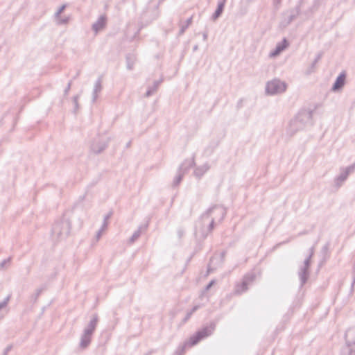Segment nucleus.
<instances>
[{
	"label": "nucleus",
	"mask_w": 355,
	"mask_h": 355,
	"mask_svg": "<svg viewBox=\"0 0 355 355\" xmlns=\"http://www.w3.org/2000/svg\"><path fill=\"white\" fill-rule=\"evenodd\" d=\"M71 222L65 215L56 220L52 227L53 239L60 241L66 239L70 234Z\"/></svg>",
	"instance_id": "f257e3e1"
},
{
	"label": "nucleus",
	"mask_w": 355,
	"mask_h": 355,
	"mask_svg": "<svg viewBox=\"0 0 355 355\" xmlns=\"http://www.w3.org/2000/svg\"><path fill=\"white\" fill-rule=\"evenodd\" d=\"M313 112L309 110H300L296 116L289 123L288 132L293 135L304 129L311 121Z\"/></svg>",
	"instance_id": "f03ea898"
},
{
	"label": "nucleus",
	"mask_w": 355,
	"mask_h": 355,
	"mask_svg": "<svg viewBox=\"0 0 355 355\" xmlns=\"http://www.w3.org/2000/svg\"><path fill=\"white\" fill-rule=\"evenodd\" d=\"M215 329L214 324H211L209 327H205L201 330L197 331L194 335L190 337L188 342H186L182 345L180 346L173 355H182L185 352V349L187 346L191 347L196 345L202 339L207 338V336L212 334Z\"/></svg>",
	"instance_id": "7ed1b4c3"
},
{
	"label": "nucleus",
	"mask_w": 355,
	"mask_h": 355,
	"mask_svg": "<svg viewBox=\"0 0 355 355\" xmlns=\"http://www.w3.org/2000/svg\"><path fill=\"white\" fill-rule=\"evenodd\" d=\"M98 322V316L97 314H94L87 324L84 329L80 338L79 347L81 349H87L91 343L92 336L96 328Z\"/></svg>",
	"instance_id": "20e7f679"
},
{
	"label": "nucleus",
	"mask_w": 355,
	"mask_h": 355,
	"mask_svg": "<svg viewBox=\"0 0 355 355\" xmlns=\"http://www.w3.org/2000/svg\"><path fill=\"white\" fill-rule=\"evenodd\" d=\"M226 214V211L224 208L220 206H214L207 209L202 215V219L205 220L210 218L209 224V230L211 231L214 228L215 220L218 219V216H220L218 220L221 221Z\"/></svg>",
	"instance_id": "39448f33"
},
{
	"label": "nucleus",
	"mask_w": 355,
	"mask_h": 355,
	"mask_svg": "<svg viewBox=\"0 0 355 355\" xmlns=\"http://www.w3.org/2000/svg\"><path fill=\"white\" fill-rule=\"evenodd\" d=\"M287 89V84L278 78H274L266 85V93L268 95H277L284 93Z\"/></svg>",
	"instance_id": "423d86ee"
},
{
	"label": "nucleus",
	"mask_w": 355,
	"mask_h": 355,
	"mask_svg": "<svg viewBox=\"0 0 355 355\" xmlns=\"http://www.w3.org/2000/svg\"><path fill=\"white\" fill-rule=\"evenodd\" d=\"M256 275L254 272H249L245 274L241 282H237L235 284L234 289V295H241L248 289V286L252 285L255 280Z\"/></svg>",
	"instance_id": "0eeeda50"
},
{
	"label": "nucleus",
	"mask_w": 355,
	"mask_h": 355,
	"mask_svg": "<svg viewBox=\"0 0 355 355\" xmlns=\"http://www.w3.org/2000/svg\"><path fill=\"white\" fill-rule=\"evenodd\" d=\"M346 346L343 349L344 355H355V327L348 329L345 333Z\"/></svg>",
	"instance_id": "6e6552de"
},
{
	"label": "nucleus",
	"mask_w": 355,
	"mask_h": 355,
	"mask_svg": "<svg viewBox=\"0 0 355 355\" xmlns=\"http://www.w3.org/2000/svg\"><path fill=\"white\" fill-rule=\"evenodd\" d=\"M110 139L97 137L92 141L90 149L92 152L95 154H99L102 153L107 146Z\"/></svg>",
	"instance_id": "1a4fd4ad"
},
{
	"label": "nucleus",
	"mask_w": 355,
	"mask_h": 355,
	"mask_svg": "<svg viewBox=\"0 0 355 355\" xmlns=\"http://www.w3.org/2000/svg\"><path fill=\"white\" fill-rule=\"evenodd\" d=\"M311 261H310V257H307L303 265L300 268L298 275L300 280V285L302 286L307 281L309 277V267H310Z\"/></svg>",
	"instance_id": "9d476101"
},
{
	"label": "nucleus",
	"mask_w": 355,
	"mask_h": 355,
	"mask_svg": "<svg viewBox=\"0 0 355 355\" xmlns=\"http://www.w3.org/2000/svg\"><path fill=\"white\" fill-rule=\"evenodd\" d=\"M354 171V166H347L342 169L340 174L336 178L335 182L340 187L347 178L348 175Z\"/></svg>",
	"instance_id": "9b49d317"
},
{
	"label": "nucleus",
	"mask_w": 355,
	"mask_h": 355,
	"mask_svg": "<svg viewBox=\"0 0 355 355\" xmlns=\"http://www.w3.org/2000/svg\"><path fill=\"white\" fill-rule=\"evenodd\" d=\"M107 17L105 15H101L97 21L92 25V29L95 33L103 29L106 25Z\"/></svg>",
	"instance_id": "f8f14e48"
},
{
	"label": "nucleus",
	"mask_w": 355,
	"mask_h": 355,
	"mask_svg": "<svg viewBox=\"0 0 355 355\" xmlns=\"http://www.w3.org/2000/svg\"><path fill=\"white\" fill-rule=\"evenodd\" d=\"M103 89L102 79L98 78L94 83L93 92H92V102L95 103L98 98V94Z\"/></svg>",
	"instance_id": "ddd939ff"
},
{
	"label": "nucleus",
	"mask_w": 355,
	"mask_h": 355,
	"mask_svg": "<svg viewBox=\"0 0 355 355\" xmlns=\"http://www.w3.org/2000/svg\"><path fill=\"white\" fill-rule=\"evenodd\" d=\"M195 165L194 158L185 159L180 166L178 170L182 173H187L189 170Z\"/></svg>",
	"instance_id": "4468645a"
},
{
	"label": "nucleus",
	"mask_w": 355,
	"mask_h": 355,
	"mask_svg": "<svg viewBox=\"0 0 355 355\" xmlns=\"http://www.w3.org/2000/svg\"><path fill=\"white\" fill-rule=\"evenodd\" d=\"M345 73H341L336 78L333 87H332V91H337L340 89L345 85Z\"/></svg>",
	"instance_id": "2eb2a0df"
},
{
	"label": "nucleus",
	"mask_w": 355,
	"mask_h": 355,
	"mask_svg": "<svg viewBox=\"0 0 355 355\" xmlns=\"http://www.w3.org/2000/svg\"><path fill=\"white\" fill-rule=\"evenodd\" d=\"M209 164L208 163H205L202 166L196 167L193 171V175L197 178H200L204 175L205 173H207L209 171Z\"/></svg>",
	"instance_id": "dca6fc26"
},
{
	"label": "nucleus",
	"mask_w": 355,
	"mask_h": 355,
	"mask_svg": "<svg viewBox=\"0 0 355 355\" xmlns=\"http://www.w3.org/2000/svg\"><path fill=\"white\" fill-rule=\"evenodd\" d=\"M288 46V42L286 39H284L282 42L278 43L275 47V49L270 53L271 57H275L279 55L282 51H284Z\"/></svg>",
	"instance_id": "f3484780"
},
{
	"label": "nucleus",
	"mask_w": 355,
	"mask_h": 355,
	"mask_svg": "<svg viewBox=\"0 0 355 355\" xmlns=\"http://www.w3.org/2000/svg\"><path fill=\"white\" fill-rule=\"evenodd\" d=\"M225 2L226 0H218L217 9L211 17L214 21L217 19L222 14L225 7Z\"/></svg>",
	"instance_id": "a211bd4d"
},
{
	"label": "nucleus",
	"mask_w": 355,
	"mask_h": 355,
	"mask_svg": "<svg viewBox=\"0 0 355 355\" xmlns=\"http://www.w3.org/2000/svg\"><path fill=\"white\" fill-rule=\"evenodd\" d=\"M146 226H139V228L133 233L132 236L129 239V243L130 244L135 242L141 236L143 231L146 229Z\"/></svg>",
	"instance_id": "6ab92c4d"
},
{
	"label": "nucleus",
	"mask_w": 355,
	"mask_h": 355,
	"mask_svg": "<svg viewBox=\"0 0 355 355\" xmlns=\"http://www.w3.org/2000/svg\"><path fill=\"white\" fill-rule=\"evenodd\" d=\"M136 62V58L133 55H128L126 57V64L128 70H132L134 68L135 63Z\"/></svg>",
	"instance_id": "aec40b11"
},
{
	"label": "nucleus",
	"mask_w": 355,
	"mask_h": 355,
	"mask_svg": "<svg viewBox=\"0 0 355 355\" xmlns=\"http://www.w3.org/2000/svg\"><path fill=\"white\" fill-rule=\"evenodd\" d=\"M107 225H108V222H107V221H103V222L101 227L100 228V230L96 233V242H98V240L101 239V236L103 234V232L107 229Z\"/></svg>",
	"instance_id": "412c9836"
},
{
	"label": "nucleus",
	"mask_w": 355,
	"mask_h": 355,
	"mask_svg": "<svg viewBox=\"0 0 355 355\" xmlns=\"http://www.w3.org/2000/svg\"><path fill=\"white\" fill-rule=\"evenodd\" d=\"M184 175V173L180 172V170H178L177 175H176V176L175 177V178L173 180V187L178 186L180 184V183L181 182Z\"/></svg>",
	"instance_id": "4be33fe9"
},
{
	"label": "nucleus",
	"mask_w": 355,
	"mask_h": 355,
	"mask_svg": "<svg viewBox=\"0 0 355 355\" xmlns=\"http://www.w3.org/2000/svg\"><path fill=\"white\" fill-rule=\"evenodd\" d=\"M322 56V53H319L317 55L316 58H315L314 61L313 62V63L311 64L310 68L308 70V73H311L314 71L315 66H316L317 63L319 62V60L321 59Z\"/></svg>",
	"instance_id": "5701e85b"
},
{
	"label": "nucleus",
	"mask_w": 355,
	"mask_h": 355,
	"mask_svg": "<svg viewBox=\"0 0 355 355\" xmlns=\"http://www.w3.org/2000/svg\"><path fill=\"white\" fill-rule=\"evenodd\" d=\"M80 94H77L72 98V101L74 104V113H76L79 110V104L78 100L80 98Z\"/></svg>",
	"instance_id": "b1692460"
},
{
	"label": "nucleus",
	"mask_w": 355,
	"mask_h": 355,
	"mask_svg": "<svg viewBox=\"0 0 355 355\" xmlns=\"http://www.w3.org/2000/svg\"><path fill=\"white\" fill-rule=\"evenodd\" d=\"M299 14V12L298 10H295V11H291L290 14L288 15V21H287V24H290L293 20H294L297 16Z\"/></svg>",
	"instance_id": "393cba45"
},
{
	"label": "nucleus",
	"mask_w": 355,
	"mask_h": 355,
	"mask_svg": "<svg viewBox=\"0 0 355 355\" xmlns=\"http://www.w3.org/2000/svg\"><path fill=\"white\" fill-rule=\"evenodd\" d=\"M11 295H8L2 302H0V310L6 308L10 300Z\"/></svg>",
	"instance_id": "a878e982"
},
{
	"label": "nucleus",
	"mask_w": 355,
	"mask_h": 355,
	"mask_svg": "<svg viewBox=\"0 0 355 355\" xmlns=\"http://www.w3.org/2000/svg\"><path fill=\"white\" fill-rule=\"evenodd\" d=\"M56 20H57V24H58V25L67 24L69 21V17H65L64 18H61L60 16L59 18H56Z\"/></svg>",
	"instance_id": "bb28decb"
},
{
	"label": "nucleus",
	"mask_w": 355,
	"mask_h": 355,
	"mask_svg": "<svg viewBox=\"0 0 355 355\" xmlns=\"http://www.w3.org/2000/svg\"><path fill=\"white\" fill-rule=\"evenodd\" d=\"M179 26L180 27V29L178 35H182L184 33L185 31L187 29L188 27L185 25V24H182V23H180Z\"/></svg>",
	"instance_id": "cd10ccee"
},
{
	"label": "nucleus",
	"mask_w": 355,
	"mask_h": 355,
	"mask_svg": "<svg viewBox=\"0 0 355 355\" xmlns=\"http://www.w3.org/2000/svg\"><path fill=\"white\" fill-rule=\"evenodd\" d=\"M157 90L153 89V86L148 87L146 93L145 94L146 97H150L152 96Z\"/></svg>",
	"instance_id": "c85d7f7f"
},
{
	"label": "nucleus",
	"mask_w": 355,
	"mask_h": 355,
	"mask_svg": "<svg viewBox=\"0 0 355 355\" xmlns=\"http://www.w3.org/2000/svg\"><path fill=\"white\" fill-rule=\"evenodd\" d=\"M66 8V5H62L58 10V11L55 13V18H59V17L60 16L61 13L64 11V10Z\"/></svg>",
	"instance_id": "c756f323"
},
{
	"label": "nucleus",
	"mask_w": 355,
	"mask_h": 355,
	"mask_svg": "<svg viewBox=\"0 0 355 355\" xmlns=\"http://www.w3.org/2000/svg\"><path fill=\"white\" fill-rule=\"evenodd\" d=\"M71 85H72V81L70 80L68 83L67 86L66 87V88L64 90V96H67L69 94V91L71 89Z\"/></svg>",
	"instance_id": "7c9ffc66"
},
{
	"label": "nucleus",
	"mask_w": 355,
	"mask_h": 355,
	"mask_svg": "<svg viewBox=\"0 0 355 355\" xmlns=\"http://www.w3.org/2000/svg\"><path fill=\"white\" fill-rule=\"evenodd\" d=\"M42 288H37L35 293L33 295L32 297L33 298V300L35 301H36L38 298V297L40 296V295L42 293Z\"/></svg>",
	"instance_id": "2f4dec72"
},
{
	"label": "nucleus",
	"mask_w": 355,
	"mask_h": 355,
	"mask_svg": "<svg viewBox=\"0 0 355 355\" xmlns=\"http://www.w3.org/2000/svg\"><path fill=\"white\" fill-rule=\"evenodd\" d=\"M162 80H156L154 82L153 85L154 90H157V88H158L159 84L162 83Z\"/></svg>",
	"instance_id": "473e14b6"
},
{
	"label": "nucleus",
	"mask_w": 355,
	"mask_h": 355,
	"mask_svg": "<svg viewBox=\"0 0 355 355\" xmlns=\"http://www.w3.org/2000/svg\"><path fill=\"white\" fill-rule=\"evenodd\" d=\"M215 284V281L214 280H211L207 285V286L205 287V291H208L210 289V288Z\"/></svg>",
	"instance_id": "72a5a7b5"
},
{
	"label": "nucleus",
	"mask_w": 355,
	"mask_h": 355,
	"mask_svg": "<svg viewBox=\"0 0 355 355\" xmlns=\"http://www.w3.org/2000/svg\"><path fill=\"white\" fill-rule=\"evenodd\" d=\"M10 261V258H8V259H7L3 260V261L1 263V264H0V267H1V268H3V267H4V266H5L6 263H9Z\"/></svg>",
	"instance_id": "f704fd0d"
},
{
	"label": "nucleus",
	"mask_w": 355,
	"mask_h": 355,
	"mask_svg": "<svg viewBox=\"0 0 355 355\" xmlns=\"http://www.w3.org/2000/svg\"><path fill=\"white\" fill-rule=\"evenodd\" d=\"M12 349V346L11 345H8L5 349H4V352L3 353V355H8V352L11 350Z\"/></svg>",
	"instance_id": "c9c22d12"
},
{
	"label": "nucleus",
	"mask_w": 355,
	"mask_h": 355,
	"mask_svg": "<svg viewBox=\"0 0 355 355\" xmlns=\"http://www.w3.org/2000/svg\"><path fill=\"white\" fill-rule=\"evenodd\" d=\"M192 20H193V17H191L190 18H189V19L186 21V22L184 23V24H185V25H186L187 27H189V26L191 24V23H192Z\"/></svg>",
	"instance_id": "e433bc0d"
},
{
	"label": "nucleus",
	"mask_w": 355,
	"mask_h": 355,
	"mask_svg": "<svg viewBox=\"0 0 355 355\" xmlns=\"http://www.w3.org/2000/svg\"><path fill=\"white\" fill-rule=\"evenodd\" d=\"M192 20H193V17H191L190 18H189V19L186 21V22L184 23V24H185V25H186L187 27H189V26L191 24V23H192Z\"/></svg>",
	"instance_id": "4c0bfd02"
},
{
	"label": "nucleus",
	"mask_w": 355,
	"mask_h": 355,
	"mask_svg": "<svg viewBox=\"0 0 355 355\" xmlns=\"http://www.w3.org/2000/svg\"><path fill=\"white\" fill-rule=\"evenodd\" d=\"M208 34L207 32H204L202 33V38L204 41H206L207 40Z\"/></svg>",
	"instance_id": "58836bf2"
},
{
	"label": "nucleus",
	"mask_w": 355,
	"mask_h": 355,
	"mask_svg": "<svg viewBox=\"0 0 355 355\" xmlns=\"http://www.w3.org/2000/svg\"><path fill=\"white\" fill-rule=\"evenodd\" d=\"M313 253H314V248H311L310 249V254H309V256L308 257H310V259H311V257H312V256H313Z\"/></svg>",
	"instance_id": "ea45409f"
},
{
	"label": "nucleus",
	"mask_w": 355,
	"mask_h": 355,
	"mask_svg": "<svg viewBox=\"0 0 355 355\" xmlns=\"http://www.w3.org/2000/svg\"><path fill=\"white\" fill-rule=\"evenodd\" d=\"M198 308H199V306H195L193 307V309L191 310L190 312H192V314H193L195 311H196L198 309Z\"/></svg>",
	"instance_id": "a19ab883"
},
{
	"label": "nucleus",
	"mask_w": 355,
	"mask_h": 355,
	"mask_svg": "<svg viewBox=\"0 0 355 355\" xmlns=\"http://www.w3.org/2000/svg\"><path fill=\"white\" fill-rule=\"evenodd\" d=\"M198 308H199V306H195L193 307V309L191 310L190 312H192V314H193L195 311H196L198 309Z\"/></svg>",
	"instance_id": "79ce46f5"
},
{
	"label": "nucleus",
	"mask_w": 355,
	"mask_h": 355,
	"mask_svg": "<svg viewBox=\"0 0 355 355\" xmlns=\"http://www.w3.org/2000/svg\"><path fill=\"white\" fill-rule=\"evenodd\" d=\"M191 315H192V312H189V313H187V315H186V317H185L184 320H185V321H186V320H188V319L191 316Z\"/></svg>",
	"instance_id": "37998d69"
},
{
	"label": "nucleus",
	"mask_w": 355,
	"mask_h": 355,
	"mask_svg": "<svg viewBox=\"0 0 355 355\" xmlns=\"http://www.w3.org/2000/svg\"><path fill=\"white\" fill-rule=\"evenodd\" d=\"M110 214H107V215H106V216H105V218H104L103 221H107V220L110 218Z\"/></svg>",
	"instance_id": "c03bdc74"
},
{
	"label": "nucleus",
	"mask_w": 355,
	"mask_h": 355,
	"mask_svg": "<svg viewBox=\"0 0 355 355\" xmlns=\"http://www.w3.org/2000/svg\"><path fill=\"white\" fill-rule=\"evenodd\" d=\"M280 1H281V0H273V3L275 5L279 4Z\"/></svg>",
	"instance_id": "a18cd8bd"
},
{
	"label": "nucleus",
	"mask_w": 355,
	"mask_h": 355,
	"mask_svg": "<svg viewBox=\"0 0 355 355\" xmlns=\"http://www.w3.org/2000/svg\"><path fill=\"white\" fill-rule=\"evenodd\" d=\"M354 281H353L352 284H354V282H355V266H354Z\"/></svg>",
	"instance_id": "49530a36"
},
{
	"label": "nucleus",
	"mask_w": 355,
	"mask_h": 355,
	"mask_svg": "<svg viewBox=\"0 0 355 355\" xmlns=\"http://www.w3.org/2000/svg\"><path fill=\"white\" fill-rule=\"evenodd\" d=\"M349 166H354V170L355 169V162L353 164L350 165Z\"/></svg>",
	"instance_id": "de8ad7c7"
},
{
	"label": "nucleus",
	"mask_w": 355,
	"mask_h": 355,
	"mask_svg": "<svg viewBox=\"0 0 355 355\" xmlns=\"http://www.w3.org/2000/svg\"><path fill=\"white\" fill-rule=\"evenodd\" d=\"M197 49H198V47H197V46H195V47H194V50H196Z\"/></svg>",
	"instance_id": "09e8293b"
}]
</instances>
